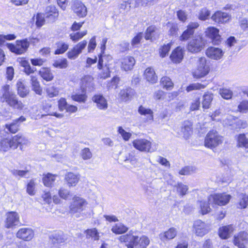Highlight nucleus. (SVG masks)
Masks as SVG:
<instances>
[{
    "mask_svg": "<svg viewBox=\"0 0 248 248\" xmlns=\"http://www.w3.org/2000/svg\"><path fill=\"white\" fill-rule=\"evenodd\" d=\"M107 41V39L106 38H104L102 42L101 46V53L98 55V61L97 64V68L98 69H100L102 68L104 60L112 59V57L110 55L104 54Z\"/></svg>",
    "mask_w": 248,
    "mask_h": 248,
    "instance_id": "22",
    "label": "nucleus"
},
{
    "mask_svg": "<svg viewBox=\"0 0 248 248\" xmlns=\"http://www.w3.org/2000/svg\"><path fill=\"white\" fill-rule=\"evenodd\" d=\"M79 176L73 172H68L65 176V180L69 186H75L78 182Z\"/></svg>",
    "mask_w": 248,
    "mask_h": 248,
    "instance_id": "33",
    "label": "nucleus"
},
{
    "mask_svg": "<svg viewBox=\"0 0 248 248\" xmlns=\"http://www.w3.org/2000/svg\"><path fill=\"white\" fill-rule=\"evenodd\" d=\"M184 49L181 46L177 47L170 55L171 61L175 63L181 62L184 58Z\"/></svg>",
    "mask_w": 248,
    "mask_h": 248,
    "instance_id": "25",
    "label": "nucleus"
},
{
    "mask_svg": "<svg viewBox=\"0 0 248 248\" xmlns=\"http://www.w3.org/2000/svg\"><path fill=\"white\" fill-rule=\"evenodd\" d=\"M231 15L220 11L216 12L211 16V19L217 24L226 23L231 20Z\"/></svg>",
    "mask_w": 248,
    "mask_h": 248,
    "instance_id": "15",
    "label": "nucleus"
},
{
    "mask_svg": "<svg viewBox=\"0 0 248 248\" xmlns=\"http://www.w3.org/2000/svg\"><path fill=\"white\" fill-rule=\"evenodd\" d=\"M237 146L245 148L248 152V138L246 137L245 134H241L238 136Z\"/></svg>",
    "mask_w": 248,
    "mask_h": 248,
    "instance_id": "40",
    "label": "nucleus"
},
{
    "mask_svg": "<svg viewBox=\"0 0 248 248\" xmlns=\"http://www.w3.org/2000/svg\"><path fill=\"white\" fill-rule=\"evenodd\" d=\"M177 231L173 228H170L167 231L159 234V238L162 241L173 239L177 235Z\"/></svg>",
    "mask_w": 248,
    "mask_h": 248,
    "instance_id": "32",
    "label": "nucleus"
},
{
    "mask_svg": "<svg viewBox=\"0 0 248 248\" xmlns=\"http://www.w3.org/2000/svg\"><path fill=\"white\" fill-rule=\"evenodd\" d=\"M210 15V11L206 8H202L199 12L198 18L202 21H205L208 19Z\"/></svg>",
    "mask_w": 248,
    "mask_h": 248,
    "instance_id": "51",
    "label": "nucleus"
},
{
    "mask_svg": "<svg viewBox=\"0 0 248 248\" xmlns=\"http://www.w3.org/2000/svg\"><path fill=\"white\" fill-rule=\"evenodd\" d=\"M49 238L53 244L63 243L66 238L63 232H59L50 235Z\"/></svg>",
    "mask_w": 248,
    "mask_h": 248,
    "instance_id": "35",
    "label": "nucleus"
},
{
    "mask_svg": "<svg viewBox=\"0 0 248 248\" xmlns=\"http://www.w3.org/2000/svg\"><path fill=\"white\" fill-rule=\"evenodd\" d=\"M160 84L164 88L168 90L172 89L173 87L171 79L167 76H164L161 78Z\"/></svg>",
    "mask_w": 248,
    "mask_h": 248,
    "instance_id": "43",
    "label": "nucleus"
},
{
    "mask_svg": "<svg viewBox=\"0 0 248 248\" xmlns=\"http://www.w3.org/2000/svg\"><path fill=\"white\" fill-rule=\"evenodd\" d=\"M209 67L206 64V60L204 57L198 59L197 68L193 72V76L195 78H200L208 74Z\"/></svg>",
    "mask_w": 248,
    "mask_h": 248,
    "instance_id": "6",
    "label": "nucleus"
},
{
    "mask_svg": "<svg viewBox=\"0 0 248 248\" xmlns=\"http://www.w3.org/2000/svg\"><path fill=\"white\" fill-rule=\"evenodd\" d=\"M121 63L122 68L127 71L133 69L135 63V60L132 57L126 56L122 59Z\"/></svg>",
    "mask_w": 248,
    "mask_h": 248,
    "instance_id": "31",
    "label": "nucleus"
},
{
    "mask_svg": "<svg viewBox=\"0 0 248 248\" xmlns=\"http://www.w3.org/2000/svg\"><path fill=\"white\" fill-rule=\"evenodd\" d=\"M20 63L21 65L24 68V71L28 75L33 73L36 70V68L31 67L29 62L26 60H22Z\"/></svg>",
    "mask_w": 248,
    "mask_h": 248,
    "instance_id": "49",
    "label": "nucleus"
},
{
    "mask_svg": "<svg viewBox=\"0 0 248 248\" xmlns=\"http://www.w3.org/2000/svg\"><path fill=\"white\" fill-rule=\"evenodd\" d=\"M39 75L45 80L51 81L53 78V75L48 68L43 67L39 71Z\"/></svg>",
    "mask_w": 248,
    "mask_h": 248,
    "instance_id": "39",
    "label": "nucleus"
},
{
    "mask_svg": "<svg viewBox=\"0 0 248 248\" xmlns=\"http://www.w3.org/2000/svg\"><path fill=\"white\" fill-rule=\"evenodd\" d=\"M132 143L133 146L140 151L153 152L155 151L152 147V143L146 139H136Z\"/></svg>",
    "mask_w": 248,
    "mask_h": 248,
    "instance_id": "9",
    "label": "nucleus"
},
{
    "mask_svg": "<svg viewBox=\"0 0 248 248\" xmlns=\"http://www.w3.org/2000/svg\"><path fill=\"white\" fill-rule=\"evenodd\" d=\"M219 94L222 98L228 100L232 98L233 93L230 89L222 88L219 89Z\"/></svg>",
    "mask_w": 248,
    "mask_h": 248,
    "instance_id": "53",
    "label": "nucleus"
},
{
    "mask_svg": "<svg viewBox=\"0 0 248 248\" xmlns=\"http://www.w3.org/2000/svg\"><path fill=\"white\" fill-rule=\"evenodd\" d=\"M205 45L204 39L201 36H197L188 43L187 49L189 52L196 53L200 52L204 48Z\"/></svg>",
    "mask_w": 248,
    "mask_h": 248,
    "instance_id": "5",
    "label": "nucleus"
},
{
    "mask_svg": "<svg viewBox=\"0 0 248 248\" xmlns=\"http://www.w3.org/2000/svg\"><path fill=\"white\" fill-rule=\"evenodd\" d=\"M119 240L121 242H124L128 248H134V247L137 248V247H139V237L131 233H129L120 236Z\"/></svg>",
    "mask_w": 248,
    "mask_h": 248,
    "instance_id": "11",
    "label": "nucleus"
},
{
    "mask_svg": "<svg viewBox=\"0 0 248 248\" xmlns=\"http://www.w3.org/2000/svg\"><path fill=\"white\" fill-rule=\"evenodd\" d=\"M0 102L5 103L14 109L22 110L24 108L23 103L18 100L17 95L10 89L9 85H5L2 88L0 96Z\"/></svg>",
    "mask_w": 248,
    "mask_h": 248,
    "instance_id": "1",
    "label": "nucleus"
},
{
    "mask_svg": "<svg viewBox=\"0 0 248 248\" xmlns=\"http://www.w3.org/2000/svg\"><path fill=\"white\" fill-rule=\"evenodd\" d=\"M18 94L21 97H26L29 93V89L20 80L16 83Z\"/></svg>",
    "mask_w": 248,
    "mask_h": 248,
    "instance_id": "38",
    "label": "nucleus"
},
{
    "mask_svg": "<svg viewBox=\"0 0 248 248\" xmlns=\"http://www.w3.org/2000/svg\"><path fill=\"white\" fill-rule=\"evenodd\" d=\"M19 218L18 214L15 212H11L6 215L5 221V227L7 228H11L18 225Z\"/></svg>",
    "mask_w": 248,
    "mask_h": 248,
    "instance_id": "18",
    "label": "nucleus"
},
{
    "mask_svg": "<svg viewBox=\"0 0 248 248\" xmlns=\"http://www.w3.org/2000/svg\"><path fill=\"white\" fill-rule=\"evenodd\" d=\"M31 81L32 90L36 93V94L41 95L43 93V90L37 78L35 76H31Z\"/></svg>",
    "mask_w": 248,
    "mask_h": 248,
    "instance_id": "37",
    "label": "nucleus"
},
{
    "mask_svg": "<svg viewBox=\"0 0 248 248\" xmlns=\"http://www.w3.org/2000/svg\"><path fill=\"white\" fill-rule=\"evenodd\" d=\"M108 66L109 64L105 62V66H103L102 68L100 69L102 70V72L100 74L101 78L106 79L110 77V70Z\"/></svg>",
    "mask_w": 248,
    "mask_h": 248,
    "instance_id": "57",
    "label": "nucleus"
},
{
    "mask_svg": "<svg viewBox=\"0 0 248 248\" xmlns=\"http://www.w3.org/2000/svg\"><path fill=\"white\" fill-rule=\"evenodd\" d=\"M86 201L79 197H75L73 198V201L70 206V211L72 214H76V217H80L78 214L85 210L87 205Z\"/></svg>",
    "mask_w": 248,
    "mask_h": 248,
    "instance_id": "4",
    "label": "nucleus"
},
{
    "mask_svg": "<svg viewBox=\"0 0 248 248\" xmlns=\"http://www.w3.org/2000/svg\"><path fill=\"white\" fill-rule=\"evenodd\" d=\"M192 133V123L189 121L184 122L182 125L181 133H179V136H182L185 140H187Z\"/></svg>",
    "mask_w": 248,
    "mask_h": 248,
    "instance_id": "29",
    "label": "nucleus"
},
{
    "mask_svg": "<svg viewBox=\"0 0 248 248\" xmlns=\"http://www.w3.org/2000/svg\"><path fill=\"white\" fill-rule=\"evenodd\" d=\"M144 76L146 80L152 83H155L157 80V77L155 75L154 70L151 67L146 69Z\"/></svg>",
    "mask_w": 248,
    "mask_h": 248,
    "instance_id": "36",
    "label": "nucleus"
},
{
    "mask_svg": "<svg viewBox=\"0 0 248 248\" xmlns=\"http://www.w3.org/2000/svg\"><path fill=\"white\" fill-rule=\"evenodd\" d=\"M127 230L128 228L122 223L116 224L111 229L112 232L116 234L123 233Z\"/></svg>",
    "mask_w": 248,
    "mask_h": 248,
    "instance_id": "46",
    "label": "nucleus"
},
{
    "mask_svg": "<svg viewBox=\"0 0 248 248\" xmlns=\"http://www.w3.org/2000/svg\"><path fill=\"white\" fill-rule=\"evenodd\" d=\"M56 175L51 173H47L43 178V182L46 186H50L55 181Z\"/></svg>",
    "mask_w": 248,
    "mask_h": 248,
    "instance_id": "47",
    "label": "nucleus"
},
{
    "mask_svg": "<svg viewBox=\"0 0 248 248\" xmlns=\"http://www.w3.org/2000/svg\"><path fill=\"white\" fill-rule=\"evenodd\" d=\"M93 83L90 81L88 84H86L84 86H82L81 87V90L78 92L73 93L71 95V98L73 100L80 103H84L87 99V95L86 94V90L85 88L89 86L93 87Z\"/></svg>",
    "mask_w": 248,
    "mask_h": 248,
    "instance_id": "10",
    "label": "nucleus"
},
{
    "mask_svg": "<svg viewBox=\"0 0 248 248\" xmlns=\"http://www.w3.org/2000/svg\"><path fill=\"white\" fill-rule=\"evenodd\" d=\"M247 232H240L237 235L234 236L233 243L235 246L239 248H245L248 242Z\"/></svg>",
    "mask_w": 248,
    "mask_h": 248,
    "instance_id": "21",
    "label": "nucleus"
},
{
    "mask_svg": "<svg viewBox=\"0 0 248 248\" xmlns=\"http://www.w3.org/2000/svg\"><path fill=\"white\" fill-rule=\"evenodd\" d=\"M199 24L197 22H190L187 26L186 29L184 31L180 37L181 41H186L193 36L195 29H197Z\"/></svg>",
    "mask_w": 248,
    "mask_h": 248,
    "instance_id": "16",
    "label": "nucleus"
},
{
    "mask_svg": "<svg viewBox=\"0 0 248 248\" xmlns=\"http://www.w3.org/2000/svg\"><path fill=\"white\" fill-rule=\"evenodd\" d=\"M93 101L96 104V107L101 110H106L108 108V102L102 94H98L93 95Z\"/></svg>",
    "mask_w": 248,
    "mask_h": 248,
    "instance_id": "27",
    "label": "nucleus"
},
{
    "mask_svg": "<svg viewBox=\"0 0 248 248\" xmlns=\"http://www.w3.org/2000/svg\"><path fill=\"white\" fill-rule=\"evenodd\" d=\"M205 33L213 44L218 45L221 42V37L219 34V30L217 28L214 27H208Z\"/></svg>",
    "mask_w": 248,
    "mask_h": 248,
    "instance_id": "13",
    "label": "nucleus"
},
{
    "mask_svg": "<svg viewBox=\"0 0 248 248\" xmlns=\"http://www.w3.org/2000/svg\"><path fill=\"white\" fill-rule=\"evenodd\" d=\"M8 48L13 52L17 54H21L26 51L29 46V43L27 39L17 41L16 45L7 43Z\"/></svg>",
    "mask_w": 248,
    "mask_h": 248,
    "instance_id": "8",
    "label": "nucleus"
},
{
    "mask_svg": "<svg viewBox=\"0 0 248 248\" xmlns=\"http://www.w3.org/2000/svg\"><path fill=\"white\" fill-rule=\"evenodd\" d=\"M80 156L84 160H88L92 158V153L89 148H84L80 153Z\"/></svg>",
    "mask_w": 248,
    "mask_h": 248,
    "instance_id": "60",
    "label": "nucleus"
},
{
    "mask_svg": "<svg viewBox=\"0 0 248 248\" xmlns=\"http://www.w3.org/2000/svg\"><path fill=\"white\" fill-rule=\"evenodd\" d=\"M199 204L201 209V212L203 215L211 212V209L209 205L212 204L213 203H210L208 200L207 202L204 201H199Z\"/></svg>",
    "mask_w": 248,
    "mask_h": 248,
    "instance_id": "42",
    "label": "nucleus"
},
{
    "mask_svg": "<svg viewBox=\"0 0 248 248\" xmlns=\"http://www.w3.org/2000/svg\"><path fill=\"white\" fill-rule=\"evenodd\" d=\"M57 49L54 52L55 55L62 54L64 53L68 48L69 46L67 44L62 42L59 41L56 43Z\"/></svg>",
    "mask_w": 248,
    "mask_h": 248,
    "instance_id": "41",
    "label": "nucleus"
},
{
    "mask_svg": "<svg viewBox=\"0 0 248 248\" xmlns=\"http://www.w3.org/2000/svg\"><path fill=\"white\" fill-rule=\"evenodd\" d=\"M155 27L154 26L149 27L146 31L145 38L146 40H153L155 33Z\"/></svg>",
    "mask_w": 248,
    "mask_h": 248,
    "instance_id": "59",
    "label": "nucleus"
},
{
    "mask_svg": "<svg viewBox=\"0 0 248 248\" xmlns=\"http://www.w3.org/2000/svg\"><path fill=\"white\" fill-rule=\"evenodd\" d=\"M239 198L238 208L240 209L246 208L248 204V196L246 194H242L240 195Z\"/></svg>",
    "mask_w": 248,
    "mask_h": 248,
    "instance_id": "54",
    "label": "nucleus"
},
{
    "mask_svg": "<svg viewBox=\"0 0 248 248\" xmlns=\"http://www.w3.org/2000/svg\"><path fill=\"white\" fill-rule=\"evenodd\" d=\"M174 186L176 187L177 192L181 196L185 195L188 189V186L182 183H177Z\"/></svg>",
    "mask_w": 248,
    "mask_h": 248,
    "instance_id": "45",
    "label": "nucleus"
},
{
    "mask_svg": "<svg viewBox=\"0 0 248 248\" xmlns=\"http://www.w3.org/2000/svg\"><path fill=\"white\" fill-rule=\"evenodd\" d=\"M87 42L83 40L76 46H75L71 50L67 53V57L71 60H75L78 55L81 53L82 50L84 49L86 46Z\"/></svg>",
    "mask_w": 248,
    "mask_h": 248,
    "instance_id": "14",
    "label": "nucleus"
},
{
    "mask_svg": "<svg viewBox=\"0 0 248 248\" xmlns=\"http://www.w3.org/2000/svg\"><path fill=\"white\" fill-rule=\"evenodd\" d=\"M193 229L196 235L201 237L208 232L207 225L201 220H197L194 221Z\"/></svg>",
    "mask_w": 248,
    "mask_h": 248,
    "instance_id": "20",
    "label": "nucleus"
},
{
    "mask_svg": "<svg viewBox=\"0 0 248 248\" xmlns=\"http://www.w3.org/2000/svg\"><path fill=\"white\" fill-rule=\"evenodd\" d=\"M232 231L233 227L232 225L223 226L219 228V235L222 239H226L230 237Z\"/></svg>",
    "mask_w": 248,
    "mask_h": 248,
    "instance_id": "34",
    "label": "nucleus"
},
{
    "mask_svg": "<svg viewBox=\"0 0 248 248\" xmlns=\"http://www.w3.org/2000/svg\"><path fill=\"white\" fill-rule=\"evenodd\" d=\"M35 183L33 180H31L27 185V192L31 195L33 196L35 194Z\"/></svg>",
    "mask_w": 248,
    "mask_h": 248,
    "instance_id": "63",
    "label": "nucleus"
},
{
    "mask_svg": "<svg viewBox=\"0 0 248 248\" xmlns=\"http://www.w3.org/2000/svg\"><path fill=\"white\" fill-rule=\"evenodd\" d=\"M28 142L27 139L21 133L13 137L11 139L6 138L0 141V150L6 152L10 149L15 150L20 145L26 144Z\"/></svg>",
    "mask_w": 248,
    "mask_h": 248,
    "instance_id": "2",
    "label": "nucleus"
},
{
    "mask_svg": "<svg viewBox=\"0 0 248 248\" xmlns=\"http://www.w3.org/2000/svg\"><path fill=\"white\" fill-rule=\"evenodd\" d=\"M86 233L87 238H91L93 240H97L99 239L98 232L95 228L88 229Z\"/></svg>",
    "mask_w": 248,
    "mask_h": 248,
    "instance_id": "50",
    "label": "nucleus"
},
{
    "mask_svg": "<svg viewBox=\"0 0 248 248\" xmlns=\"http://www.w3.org/2000/svg\"><path fill=\"white\" fill-rule=\"evenodd\" d=\"M231 198V196L230 195L223 193L210 195L208 197V200L210 203H213V204L219 206H223L227 204Z\"/></svg>",
    "mask_w": 248,
    "mask_h": 248,
    "instance_id": "7",
    "label": "nucleus"
},
{
    "mask_svg": "<svg viewBox=\"0 0 248 248\" xmlns=\"http://www.w3.org/2000/svg\"><path fill=\"white\" fill-rule=\"evenodd\" d=\"M223 53L221 49L213 46L208 47L206 50V55L208 57L216 60L220 59Z\"/></svg>",
    "mask_w": 248,
    "mask_h": 248,
    "instance_id": "24",
    "label": "nucleus"
},
{
    "mask_svg": "<svg viewBox=\"0 0 248 248\" xmlns=\"http://www.w3.org/2000/svg\"><path fill=\"white\" fill-rule=\"evenodd\" d=\"M34 236V232L30 228H24L19 229L16 233L17 237L25 241L31 240Z\"/></svg>",
    "mask_w": 248,
    "mask_h": 248,
    "instance_id": "26",
    "label": "nucleus"
},
{
    "mask_svg": "<svg viewBox=\"0 0 248 248\" xmlns=\"http://www.w3.org/2000/svg\"><path fill=\"white\" fill-rule=\"evenodd\" d=\"M223 142V137L219 135L216 130H210L206 135L204 140V145L210 149H214Z\"/></svg>",
    "mask_w": 248,
    "mask_h": 248,
    "instance_id": "3",
    "label": "nucleus"
},
{
    "mask_svg": "<svg viewBox=\"0 0 248 248\" xmlns=\"http://www.w3.org/2000/svg\"><path fill=\"white\" fill-rule=\"evenodd\" d=\"M135 94V90L131 88L128 87L121 90L119 93V96L122 101L127 102L131 100Z\"/></svg>",
    "mask_w": 248,
    "mask_h": 248,
    "instance_id": "30",
    "label": "nucleus"
},
{
    "mask_svg": "<svg viewBox=\"0 0 248 248\" xmlns=\"http://www.w3.org/2000/svg\"><path fill=\"white\" fill-rule=\"evenodd\" d=\"M44 15L48 22H53L58 17L59 13L54 5H49L46 7Z\"/></svg>",
    "mask_w": 248,
    "mask_h": 248,
    "instance_id": "19",
    "label": "nucleus"
},
{
    "mask_svg": "<svg viewBox=\"0 0 248 248\" xmlns=\"http://www.w3.org/2000/svg\"><path fill=\"white\" fill-rule=\"evenodd\" d=\"M205 86L199 83H195L189 85L186 89L187 92H189L194 90H200L203 89Z\"/></svg>",
    "mask_w": 248,
    "mask_h": 248,
    "instance_id": "61",
    "label": "nucleus"
},
{
    "mask_svg": "<svg viewBox=\"0 0 248 248\" xmlns=\"http://www.w3.org/2000/svg\"><path fill=\"white\" fill-rule=\"evenodd\" d=\"M212 100V94L205 93L203 96L202 108L204 109L209 108Z\"/></svg>",
    "mask_w": 248,
    "mask_h": 248,
    "instance_id": "44",
    "label": "nucleus"
},
{
    "mask_svg": "<svg viewBox=\"0 0 248 248\" xmlns=\"http://www.w3.org/2000/svg\"><path fill=\"white\" fill-rule=\"evenodd\" d=\"M196 168L193 166H186L182 168L179 172V174L183 175H190L192 173L195 172Z\"/></svg>",
    "mask_w": 248,
    "mask_h": 248,
    "instance_id": "56",
    "label": "nucleus"
},
{
    "mask_svg": "<svg viewBox=\"0 0 248 248\" xmlns=\"http://www.w3.org/2000/svg\"><path fill=\"white\" fill-rule=\"evenodd\" d=\"M59 195L61 198L64 200H67L71 197L70 191L63 187L61 188L59 190Z\"/></svg>",
    "mask_w": 248,
    "mask_h": 248,
    "instance_id": "62",
    "label": "nucleus"
},
{
    "mask_svg": "<svg viewBox=\"0 0 248 248\" xmlns=\"http://www.w3.org/2000/svg\"><path fill=\"white\" fill-rule=\"evenodd\" d=\"M52 65L57 68H66L68 66V61L65 58L59 59L55 61Z\"/></svg>",
    "mask_w": 248,
    "mask_h": 248,
    "instance_id": "48",
    "label": "nucleus"
},
{
    "mask_svg": "<svg viewBox=\"0 0 248 248\" xmlns=\"http://www.w3.org/2000/svg\"><path fill=\"white\" fill-rule=\"evenodd\" d=\"M119 240L121 242H124L128 248H134V247L137 248V247H139V237L131 233H129L120 236Z\"/></svg>",
    "mask_w": 248,
    "mask_h": 248,
    "instance_id": "12",
    "label": "nucleus"
},
{
    "mask_svg": "<svg viewBox=\"0 0 248 248\" xmlns=\"http://www.w3.org/2000/svg\"><path fill=\"white\" fill-rule=\"evenodd\" d=\"M72 8L74 12L79 17H84L87 15V8L80 1H75L72 4Z\"/></svg>",
    "mask_w": 248,
    "mask_h": 248,
    "instance_id": "17",
    "label": "nucleus"
},
{
    "mask_svg": "<svg viewBox=\"0 0 248 248\" xmlns=\"http://www.w3.org/2000/svg\"><path fill=\"white\" fill-rule=\"evenodd\" d=\"M46 92L48 96L50 98H52L58 96L59 91L57 88H56L54 86H50L46 88Z\"/></svg>",
    "mask_w": 248,
    "mask_h": 248,
    "instance_id": "55",
    "label": "nucleus"
},
{
    "mask_svg": "<svg viewBox=\"0 0 248 248\" xmlns=\"http://www.w3.org/2000/svg\"><path fill=\"white\" fill-rule=\"evenodd\" d=\"M149 243V239L145 236H142L138 240L139 247H137V248H146Z\"/></svg>",
    "mask_w": 248,
    "mask_h": 248,
    "instance_id": "58",
    "label": "nucleus"
},
{
    "mask_svg": "<svg viewBox=\"0 0 248 248\" xmlns=\"http://www.w3.org/2000/svg\"><path fill=\"white\" fill-rule=\"evenodd\" d=\"M26 120V118L21 116L19 118L14 120L11 124H5V127L10 133H16L19 130V127L21 123Z\"/></svg>",
    "mask_w": 248,
    "mask_h": 248,
    "instance_id": "23",
    "label": "nucleus"
},
{
    "mask_svg": "<svg viewBox=\"0 0 248 248\" xmlns=\"http://www.w3.org/2000/svg\"><path fill=\"white\" fill-rule=\"evenodd\" d=\"M240 27L244 31L248 30V18L241 17L239 20Z\"/></svg>",
    "mask_w": 248,
    "mask_h": 248,
    "instance_id": "64",
    "label": "nucleus"
},
{
    "mask_svg": "<svg viewBox=\"0 0 248 248\" xmlns=\"http://www.w3.org/2000/svg\"><path fill=\"white\" fill-rule=\"evenodd\" d=\"M171 47V44L168 43L167 45H164L159 49V55L161 58L165 57L170 51Z\"/></svg>",
    "mask_w": 248,
    "mask_h": 248,
    "instance_id": "52",
    "label": "nucleus"
},
{
    "mask_svg": "<svg viewBox=\"0 0 248 248\" xmlns=\"http://www.w3.org/2000/svg\"><path fill=\"white\" fill-rule=\"evenodd\" d=\"M138 112L140 115L146 116V118L143 120L144 123L150 124L153 121V111L151 109L146 108L141 105L139 107Z\"/></svg>",
    "mask_w": 248,
    "mask_h": 248,
    "instance_id": "28",
    "label": "nucleus"
}]
</instances>
